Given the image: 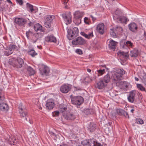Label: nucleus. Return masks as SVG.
I'll use <instances>...</instances> for the list:
<instances>
[{
    "label": "nucleus",
    "mask_w": 146,
    "mask_h": 146,
    "mask_svg": "<svg viewBox=\"0 0 146 146\" xmlns=\"http://www.w3.org/2000/svg\"><path fill=\"white\" fill-rule=\"evenodd\" d=\"M125 73L124 70L119 68L116 69L115 70L113 73L112 79L114 83H117L122 79V77Z\"/></svg>",
    "instance_id": "1"
},
{
    "label": "nucleus",
    "mask_w": 146,
    "mask_h": 146,
    "mask_svg": "<svg viewBox=\"0 0 146 146\" xmlns=\"http://www.w3.org/2000/svg\"><path fill=\"white\" fill-rule=\"evenodd\" d=\"M9 63L16 68H21L24 64V61L23 59L20 58H18L16 59H11L9 60Z\"/></svg>",
    "instance_id": "2"
},
{
    "label": "nucleus",
    "mask_w": 146,
    "mask_h": 146,
    "mask_svg": "<svg viewBox=\"0 0 146 146\" xmlns=\"http://www.w3.org/2000/svg\"><path fill=\"white\" fill-rule=\"evenodd\" d=\"M5 98L3 93L0 89V110L3 111H7L9 108L7 103L4 102Z\"/></svg>",
    "instance_id": "3"
},
{
    "label": "nucleus",
    "mask_w": 146,
    "mask_h": 146,
    "mask_svg": "<svg viewBox=\"0 0 146 146\" xmlns=\"http://www.w3.org/2000/svg\"><path fill=\"white\" fill-rule=\"evenodd\" d=\"M84 14V12L79 11H76L74 12V19L73 21L76 25H79L81 23L82 18Z\"/></svg>",
    "instance_id": "4"
},
{
    "label": "nucleus",
    "mask_w": 146,
    "mask_h": 146,
    "mask_svg": "<svg viewBox=\"0 0 146 146\" xmlns=\"http://www.w3.org/2000/svg\"><path fill=\"white\" fill-rule=\"evenodd\" d=\"M70 98H71L72 103L76 105H80L84 100L83 98L80 96H73L71 95L70 96Z\"/></svg>",
    "instance_id": "5"
},
{
    "label": "nucleus",
    "mask_w": 146,
    "mask_h": 146,
    "mask_svg": "<svg viewBox=\"0 0 146 146\" xmlns=\"http://www.w3.org/2000/svg\"><path fill=\"white\" fill-rule=\"evenodd\" d=\"M29 19L22 17L16 18L15 19V22L16 24L20 27H25V24L28 22Z\"/></svg>",
    "instance_id": "6"
},
{
    "label": "nucleus",
    "mask_w": 146,
    "mask_h": 146,
    "mask_svg": "<svg viewBox=\"0 0 146 146\" xmlns=\"http://www.w3.org/2000/svg\"><path fill=\"white\" fill-rule=\"evenodd\" d=\"M68 33L67 38L69 40H71L77 35L79 33L78 29V28L75 27L73 28L72 31H70L69 32L68 31Z\"/></svg>",
    "instance_id": "7"
},
{
    "label": "nucleus",
    "mask_w": 146,
    "mask_h": 146,
    "mask_svg": "<svg viewBox=\"0 0 146 146\" xmlns=\"http://www.w3.org/2000/svg\"><path fill=\"white\" fill-rule=\"evenodd\" d=\"M86 43V40L80 36L75 38L72 41V44L74 45H82L85 44Z\"/></svg>",
    "instance_id": "8"
},
{
    "label": "nucleus",
    "mask_w": 146,
    "mask_h": 146,
    "mask_svg": "<svg viewBox=\"0 0 146 146\" xmlns=\"http://www.w3.org/2000/svg\"><path fill=\"white\" fill-rule=\"evenodd\" d=\"M72 86L68 84H64L62 85L60 88V91L62 93H67L71 89Z\"/></svg>",
    "instance_id": "9"
},
{
    "label": "nucleus",
    "mask_w": 146,
    "mask_h": 146,
    "mask_svg": "<svg viewBox=\"0 0 146 146\" xmlns=\"http://www.w3.org/2000/svg\"><path fill=\"white\" fill-rule=\"evenodd\" d=\"M40 73L42 75L48 76L50 72V70L49 68L46 66L42 65L41 67L39 68Z\"/></svg>",
    "instance_id": "10"
},
{
    "label": "nucleus",
    "mask_w": 146,
    "mask_h": 146,
    "mask_svg": "<svg viewBox=\"0 0 146 146\" xmlns=\"http://www.w3.org/2000/svg\"><path fill=\"white\" fill-rule=\"evenodd\" d=\"M19 113L20 115L23 117L26 116L27 112L25 106L21 103H20L19 105Z\"/></svg>",
    "instance_id": "11"
},
{
    "label": "nucleus",
    "mask_w": 146,
    "mask_h": 146,
    "mask_svg": "<svg viewBox=\"0 0 146 146\" xmlns=\"http://www.w3.org/2000/svg\"><path fill=\"white\" fill-rule=\"evenodd\" d=\"M54 100L53 99H50L46 101V106L47 109L51 110L54 107Z\"/></svg>",
    "instance_id": "12"
},
{
    "label": "nucleus",
    "mask_w": 146,
    "mask_h": 146,
    "mask_svg": "<svg viewBox=\"0 0 146 146\" xmlns=\"http://www.w3.org/2000/svg\"><path fill=\"white\" fill-rule=\"evenodd\" d=\"M95 140L94 139H91L88 140H84L82 141V145L85 146H94Z\"/></svg>",
    "instance_id": "13"
},
{
    "label": "nucleus",
    "mask_w": 146,
    "mask_h": 146,
    "mask_svg": "<svg viewBox=\"0 0 146 146\" xmlns=\"http://www.w3.org/2000/svg\"><path fill=\"white\" fill-rule=\"evenodd\" d=\"M62 17L66 24L67 25L70 24L72 22V16L70 15H66L64 14L62 15Z\"/></svg>",
    "instance_id": "14"
},
{
    "label": "nucleus",
    "mask_w": 146,
    "mask_h": 146,
    "mask_svg": "<svg viewBox=\"0 0 146 146\" xmlns=\"http://www.w3.org/2000/svg\"><path fill=\"white\" fill-rule=\"evenodd\" d=\"M122 12L119 9L115 10L114 11L113 15V19L115 20H117L122 16Z\"/></svg>",
    "instance_id": "15"
},
{
    "label": "nucleus",
    "mask_w": 146,
    "mask_h": 146,
    "mask_svg": "<svg viewBox=\"0 0 146 146\" xmlns=\"http://www.w3.org/2000/svg\"><path fill=\"white\" fill-rule=\"evenodd\" d=\"M129 30L134 33H136L137 31L138 27L137 25L135 23L133 22L130 23L128 25Z\"/></svg>",
    "instance_id": "16"
},
{
    "label": "nucleus",
    "mask_w": 146,
    "mask_h": 146,
    "mask_svg": "<svg viewBox=\"0 0 146 146\" xmlns=\"http://www.w3.org/2000/svg\"><path fill=\"white\" fill-rule=\"evenodd\" d=\"M46 41L48 42H56V38L53 35H48L45 37Z\"/></svg>",
    "instance_id": "17"
},
{
    "label": "nucleus",
    "mask_w": 146,
    "mask_h": 146,
    "mask_svg": "<svg viewBox=\"0 0 146 146\" xmlns=\"http://www.w3.org/2000/svg\"><path fill=\"white\" fill-rule=\"evenodd\" d=\"M129 84V83L127 82L122 81L119 83V86L121 89L125 91L127 90Z\"/></svg>",
    "instance_id": "18"
},
{
    "label": "nucleus",
    "mask_w": 146,
    "mask_h": 146,
    "mask_svg": "<svg viewBox=\"0 0 146 146\" xmlns=\"http://www.w3.org/2000/svg\"><path fill=\"white\" fill-rule=\"evenodd\" d=\"M104 25L103 23L99 24L96 27V30L100 34L103 35L104 32Z\"/></svg>",
    "instance_id": "19"
},
{
    "label": "nucleus",
    "mask_w": 146,
    "mask_h": 146,
    "mask_svg": "<svg viewBox=\"0 0 146 146\" xmlns=\"http://www.w3.org/2000/svg\"><path fill=\"white\" fill-rule=\"evenodd\" d=\"M63 115L65 119L67 120H74L76 118L75 116L71 113L64 114Z\"/></svg>",
    "instance_id": "20"
},
{
    "label": "nucleus",
    "mask_w": 146,
    "mask_h": 146,
    "mask_svg": "<svg viewBox=\"0 0 146 146\" xmlns=\"http://www.w3.org/2000/svg\"><path fill=\"white\" fill-rule=\"evenodd\" d=\"M96 128V125L93 122H90L88 126V130L91 132L94 131Z\"/></svg>",
    "instance_id": "21"
},
{
    "label": "nucleus",
    "mask_w": 146,
    "mask_h": 146,
    "mask_svg": "<svg viewBox=\"0 0 146 146\" xmlns=\"http://www.w3.org/2000/svg\"><path fill=\"white\" fill-rule=\"evenodd\" d=\"M129 21V19L126 16H122L116 20L118 23L125 24H126L127 22Z\"/></svg>",
    "instance_id": "22"
},
{
    "label": "nucleus",
    "mask_w": 146,
    "mask_h": 146,
    "mask_svg": "<svg viewBox=\"0 0 146 146\" xmlns=\"http://www.w3.org/2000/svg\"><path fill=\"white\" fill-rule=\"evenodd\" d=\"M117 42L111 39H110V43L109 44V47L110 49L114 50L117 45Z\"/></svg>",
    "instance_id": "23"
},
{
    "label": "nucleus",
    "mask_w": 146,
    "mask_h": 146,
    "mask_svg": "<svg viewBox=\"0 0 146 146\" xmlns=\"http://www.w3.org/2000/svg\"><path fill=\"white\" fill-rule=\"evenodd\" d=\"M59 111L62 112L66 111L67 109V106L65 104H60L58 108Z\"/></svg>",
    "instance_id": "24"
},
{
    "label": "nucleus",
    "mask_w": 146,
    "mask_h": 146,
    "mask_svg": "<svg viewBox=\"0 0 146 146\" xmlns=\"http://www.w3.org/2000/svg\"><path fill=\"white\" fill-rule=\"evenodd\" d=\"M97 88L99 89H102L103 88L106 84L104 83L103 80H101L97 83Z\"/></svg>",
    "instance_id": "25"
},
{
    "label": "nucleus",
    "mask_w": 146,
    "mask_h": 146,
    "mask_svg": "<svg viewBox=\"0 0 146 146\" xmlns=\"http://www.w3.org/2000/svg\"><path fill=\"white\" fill-rule=\"evenodd\" d=\"M34 29L35 31H40L43 32L44 29L42 26L39 24H37L34 26Z\"/></svg>",
    "instance_id": "26"
},
{
    "label": "nucleus",
    "mask_w": 146,
    "mask_h": 146,
    "mask_svg": "<svg viewBox=\"0 0 146 146\" xmlns=\"http://www.w3.org/2000/svg\"><path fill=\"white\" fill-rule=\"evenodd\" d=\"M110 76L109 73H108L104 76L103 80L106 83H107L110 81Z\"/></svg>",
    "instance_id": "27"
},
{
    "label": "nucleus",
    "mask_w": 146,
    "mask_h": 146,
    "mask_svg": "<svg viewBox=\"0 0 146 146\" xmlns=\"http://www.w3.org/2000/svg\"><path fill=\"white\" fill-rule=\"evenodd\" d=\"M114 29L115 32L118 34L121 33L123 30L122 28L121 27L118 26H116Z\"/></svg>",
    "instance_id": "28"
},
{
    "label": "nucleus",
    "mask_w": 146,
    "mask_h": 146,
    "mask_svg": "<svg viewBox=\"0 0 146 146\" xmlns=\"http://www.w3.org/2000/svg\"><path fill=\"white\" fill-rule=\"evenodd\" d=\"M139 54L138 51L137 49H134L131 51V57H136Z\"/></svg>",
    "instance_id": "29"
},
{
    "label": "nucleus",
    "mask_w": 146,
    "mask_h": 146,
    "mask_svg": "<svg viewBox=\"0 0 146 146\" xmlns=\"http://www.w3.org/2000/svg\"><path fill=\"white\" fill-rule=\"evenodd\" d=\"M54 18L55 17L54 15H48L46 18L45 21L51 23Z\"/></svg>",
    "instance_id": "30"
},
{
    "label": "nucleus",
    "mask_w": 146,
    "mask_h": 146,
    "mask_svg": "<svg viewBox=\"0 0 146 146\" xmlns=\"http://www.w3.org/2000/svg\"><path fill=\"white\" fill-rule=\"evenodd\" d=\"M28 53L29 54L31 55L32 57H34L37 54L33 49L30 50L28 51Z\"/></svg>",
    "instance_id": "31"
},
{
    "label": "nucleus",
    "mask_w": 146,
    "mask_h": 146,
    "mask_svg": "<svg viewBox=\"0 0 146 146\" xmlns=\"http://www.w3.org/2000/svg\"><path fill=\"white\" fill-rule=\"evenodd\" d=\"M105 73L104 69L98 70L96 72V73L97 74L98 76H102Z\"/></svg>",
    "instance_id": "32"
},
{
    "label": "nucleus",
    "mask_w": 146,
    "mask_h": 146,
    "mask_svg": "<svg viewBox=\"0 0 146 146\" xmlns=\"http://www.w3.org/2000/svg\"><path fill=\"white\" fill-rule=\"evenodd\" d=\"M141 78L144 83L146 87V74L143 72L141 75Z\"/></svg>",
    "instance_id": "33"
},
{
    "label": "nucleus",
    "mask_w": 146,
    "mask_h": 146,
    "mask_svg": "<svg viewBox=\"0 0 146 146\" xmlns=\"http://www.w3.org/2000/svg\"><path fill=\"white\" fill-rule=\"evenodd\" d=\"M12 51L9 48L6 49L4 51V55L6 56H8L12 54Z\"/></svg>",
    "instance_id": "34"
},
{
    "label": "nucleus",
    "mask_w": 146,
    "mask_h": 146,
    "mask_svg": "<svg viewBox=\"0 0 146 146\" xmlns=\"http://www.w3.org/2000/svg\"><path fill=\"white\" fill-rule=\"evenodd\" d=\"M26 7L27 9H29L31 12H33L34 10L33 5L30 4L29 3H27L26 4Z\"/></svg>",
    "instance_id": "35"
},
{
    "label": "nucleus",
    "mask_w": 146,
    "mask_h": 146,
    "mask_svg": "<svg viewBox=\"0 0 146 146\" xmlns=\"http://www.w3.org/2000/svg\"><path fill=\"white\" fill-rule=\"evenodd\" d=\"M126 42L125 40H122L120 42L121 47L123 48H125L126 47Z\"/></svg>",
    "instance_id": "36"
},
{
    "label": "nucleus",
    "mask_w": 146,
    "mask_h": 146,
    "mask_svg": "<svg viewBox=\"0 0 146 146\" xmlns=\"http://www.w3.org/2000/svg\"><path fill=\"white\" fill-rule=\"evenodd\" d=\"M27 70L30 72V74L32 75L34 74L35 73L34 70L31 67L29 66L27 68Z\"/></svg>",
    "instance_id": "37"
},
{
    "label": "nucleus",
    "mask_w": 146,
    "mask_h": 146,
    "mask_svg": "<svg viewBox=\"0 0 146 146\" xmlns=\"http://www.w3.org/2000/svg\"><path fill=\"white\" fill-rule=\"evenodd\" d=\"M114 31H115L114 28L112 29H111L110 31V33L111 36L114 38L116 37V36L115 31L114 32Z\"/></svg>",
    "instance_id": "38"
},
{
    "label": "nucleus",
    "mask_w": 146,
    "mask_h": 146,
    "mask_svg": "<svg viewBox=\"0 0 146 146\" xmlns=\"http://www.w3.org/2000/svg\"><path fill=\"white\" fill-rule=\"evenodd\" d=\"M137 88L141 91H145V88L140 84H137Z\"/></svg>",
    "instance_id": "39"
},
{
    "label": "nucleus",
    "mask_w": 146,
    "mask_h": 146,
    "mask_svg": "<svg viewBox=\"0 0 146 146\" xmlns=\"http://www.w3.org/2000/svg\"><path fill=\"white\" fill-rule=\"evenodd\" d=\"M49 134L52 137V138L54 140H56L57 139V136L53 132L49 131Z\"/></svg>",
    "instance_id": "40"
},
{
    "label": "nucleus",
    "mask_w": 146,
    "mask_h": 146,
    "mask_svg": "<svg viewBox=\"0 0 146 146\" xmlns=\"http://www.w3.org/2000/svg\"><path fill=\"white\" fill-rule=\"evenodd\" d=\"M126 47H132L133 46V44L130 41H126Z\"/></svg>",
    "instance_id": "41"
},
{
    "label": "nucleus",
    "mask_w": 146,
    "mask_h": 146,
    "mask_svg": "<svg viewBox=\"0 0 146 146\" xmlns=\"http://www.w3.org/2000/svg\"><path fill=\"white\" fill-rule=\"evenodd\" d=\"M124 110L122 109H118L117 110V112L118 114L122 115H123Z\"/></svg>",
    "instance_id": "42"
},
{
    "label": "nucleus",
    "mask_w": 146,
    "mask_h": 146,
    "mask_svg": "<svg viewBox=\"0 0 146 146\" xmlns=\"http://www.w3.org/2000/svg\"><path fill=\"white\" fill-rule=\"evenodd\" d=\"M119 53L122 56H123L125 58H128L129 55L128 52H124L123 51H120Z\"/></svg>",
    "instance_id": "43"
},
{
    "label": "nucleus",
    "mask_w": 146,
    "mask_h": 146,
    "mask_svg": "<svg viewBox=\"0 0 146 146\" xmlns=\"http://www.w3.org/2000/svg\"><path fill=\"white\" fill-rule=\"evenodd\" d=\"M51 23L45 21L44 23L45 27L47 28H49L51 27Z\"/></svg>",
    "instance_id": "44"
},
{
    "label": "nucleus",
    "mask_w": 146,
    "mask_h": 146,
    "mask_svg": "<svg viewBox=\"0 0 146 146\" xmlns=\"http://www.w3.org/2000/svg\"><path fill=\"white\" fill-rule=\"evenodd\" d=\"M93 35L92 32H91L87 34H86L85 37L88 39H89L91 38L92 37Z\"/></svg>",
    "instance_id": "45"
},
{
    "label": "nucleus",
    "mask_w": 146,
    "mask_h": 146,
    "mask_svg": "<svg viewBox=\"0 0 146 146\" xmlns=\"http://www.w3.org/2000/svg\"><path fill=\"white\" fill-rule=\"evenodd\" d=\"M35 36L37 38V39L43 36L42 34L41 33H38L35 34Z\"/></svg>",
    "instance_id": "46"
},
{
    "label": "nucleus",
    "mask_w": 146,
    "mask_h": 146,
    "mask_svg": "<svg viewBox=\"0 0 146 146\" xmlns=\"http://www.w3.org/2000/svg\"><path fill=\"white\" fill-rule=\"evenodd\" d=\"M127 99L129 102L131 103H133L134 100L135 98L130 96H129L127 97Z\"/></svg>",
    "instance_id": "47"
},
{
    "label": "nucleus",
    "mask_w": 146,
    "mask_h": 146,
    "mask_svg": "<svg viewBox=\"0 0 146 146\" xmlns=\"http://www.w3.org/2000/svg\"><path fill=\"white\" fill-rule=\"evenodd\" d=\"M135 91H132L129 92V95L130 96L135 98Z\"/></svg>",
    "instance_id": "48"
},
{
    "label": "nucleus",
    "mask_w": 146,
    "mask_h": 146,
    "mask_svg": "<svg viewBox=\"0 0 146 146\" xmlns=\"http://www.w3.org/2000/svg\"><path fill=\"white\" fill-rule=\"evenodd\" d=\"M137 123L139 124H143V121L141 119L137 118L136 119Z\"/></svg>",
    "instance_id": "49"
},
{
    "label": "nucleus",
    "mask_w": 146,
    "mask_h": 146,
    "mask_svg": "<svg viewBox=\"0 0 146 146\" xmlns=\"http://www.w3.org/2000/svg\"><path fill=\"white\" fill-rule=\"evenodd\" d=\"M9 141L11 144H12V142L14 143L13 144H14L16 143V142L15 141H13V136H12L11 137H9Z\"/></svg>",
    "instance_id": "50"
},
{
    "label": "nucleus",
    "mask_w": 146,
    "mask_h": 146,
    "mask_svg": "<svg viewBox=\"0 0 146 146\" xmlns=\"http://www.w3.org/2000/svg\"><path fill=\"white\" fill-rule=\"evenodd\" d=\"M59 112L58 111H54L52 113V115L53 117H56L59 116Z\"/></svg>",
    "instance_id": "51"
},
{
    "label": "nucleus",
    "mask_w": 146,
    "mask_h": 146,
    "mask_svg": "<svg viewBox=\"0 0 146 146\" xmlns=\"http://www.w3.org/2000/svg\"><path fill=\"white\" fill-rule=\"evenodd\" d=\"M17 47L16 45H11L9 48L12 51L13 50L16 49Z\"/></svg>",
    "instance_id": "52"
},
{
    "label": "nucleus",
    "mask_w": 146,
    "mask_h": 146,
    "mask_svg": "<svg viewBox=\"0 0 146 146\" xmlns=\"http://www.w3.org/2000/svg\"><path fill=\"white\" fill-rule=\"evenodd\" d=\"M62 2L65 5V8H67V4L68 1V0H62Z\"/></svg>",
    "instance_id": "53"
},
{
    "label": "nucleus",
    "mask_w": 146,
    "mask_h": 146,
    "mask_svg": "<svg viewBox=\"0 0 146 146\" xmlns=\"http://www.w3.org/2000/svg\"><path fill=\"white\" fill-rule=\"evenodd\" d=\"M89 19L87 17H85L84 18V21L85 23L89 25Z\"/></svg>",
    "instance_id": "54"
},
{
    "label": "nucleus",
    "mask_w": 146,
    "mask_h": 146,
    "mask_svg": "<svg viewBox=\"0 0 146 146\" xmlns=\"http://www.w3.org/2000/svg\"><path fill=\"white\" fill-rule=\"evenodd\" d=\"M76 52L78 54L81 55L82 54V50L80 49H77L76 50Z\"/></svg>",
    "instance_id": "55"
},
{
    "label": "nucleus",
    "mask_w": 146,
    "mask_h": 146,
    "mask_svg": "<svg viewBox=\"0 0 146 146\" xmlns=\"http://www.w3.org/2000/svg\"><path fill=\"white\" fill-rule=\"evenodd\" d=\"M17 3H18L20 5H22L23 4V0H16Z\"/></svg>",
    "instance_id": "56"
},
{
    "label": "nucleus",
    "mask_w": 146,
    "mask_h": 146,
    "mask_svg": "<svg viewBox=\"0 0 146 146\" xmlns=\"http://www.w3.org/2000/svg\"><path fill=\"white\" fill-rule=\"evenodd\" d=\"M31 33H32V32L30 31H28L26 32V35L27 37L28 38H29V36L30 35V34Z\"/></svg>",
    "instance_id": "57"
},
{
    "label": "nucleus",
    "mask_w": 146,
    "mask_h": 146,
    "mask_svg": "<svg viewBox=\"0 0 146 146\" xmlns=\"http://www.w3.org/2000/svg\"><path fill=\"white\" fill-rule=\"evenodd\" d=\"M123 115H124L126 117L129 118V116L128 113L125 112V111H124V112L123 114Z\"/></svg>",
    "instance_id": "58"
},
{
    "label": "nucleus",
    "mask_w": 146,
    "mask_h": 146,
    "mask_svg": "<svg viewBox=\"0 0 146 146\" xmlns=\"http://www.w3.org/2000/svg\"><path fill=\"white\" fill-rule=\"evenodd\" d=\"M101 145L100 143H98L95 141V145L94 146H100Z\"/></svg>",
    "instance_id": "59"
},
{
    "label": "nucleus",
    "mask_w": 146,
    "mask_h": 146,
    "mask_svg": "<svg viewBox=\"0 0 146 146\" xmlns=\"http://www.w3.org/2000/svg\"><path fill=\"white\" fill-rule=\"evenodd\" d=\"M90 16L91 17V18H92V19L93 21H95L96 20V18L94 17L92 15H90Z\"/></svg>",
    "instance_id": "60"
},
{
    "label": "nucleus",
    "mask_w": 146,
    "mask_h": 146,
    "mask_svg": "<svg viewBox=\"0 0 146 146\" xmlns=\"http://www.w3.org/2000/svg\"><path fill=\"white\" fill-rule=\"evenodd\" d=\"M13 139L14 141H15L16 142V143L17 142V139L15 136H13Z\"/></svg>",
    "instance_id": "61"
},
{
    "label": "nucleus",
    "mask_w": 146,
    "mask_h": 146,
    "mask_svg": "<svg viewBox=\"0 0 146 146\" xmlns=\"http://www.w3.org/2000/svg\"><path fill=\"white\" fill-rule=\"evenodd\" d=\"M81 35H82L83 36H84L85 37V36H86V34L85 33L82 32L81 33Z\"/></svg>",
    "instance_id": "62"
},
{
    "label": "nucleus",
    "mask_w": 146,
    "mask_h": 146,
    "mask_svg": "<svg viewBox=\"0 0 146 146\" xmlns=\"http://www.w3.org/2000/svg\"><path fill=\"white\" fill-rule=\"evenodd\" d=\"M60 146H69L67 144H62Z\"/></svg>",
    "instance_id": "63"
},
{
    "label": "nucleus",
    "mask_w": 146,
    "mask_h": 146,
    "mask_svg": "<svg viewBox=\"0 0 146 146\" xmlns=\"http://www.w3.org/2000/svg\"><path fill=\"white\" fill-rule=\"evenodd\" d=\"M33 23L32 22H30L29 23H28V25L29 26H30L32 25Z\"/></svg>",
    "instance_id": "64"
}]
</instances>
